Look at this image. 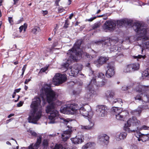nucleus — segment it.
I'll return each instance as SVG.
<instances>
[{
    "label": "nucleus",
    "instance_id": "1",
    "mask_svg": "<svg viewBox=\"0 0 149 149\" xmlns=\"http://www.w3.org/2000/svg\"><path fill=\"white\" fill-rule=\"evenodd\" d=\"M41 100L39 97H35L31 105L32 108L28 118L30 123L36 124L42 115V108L40 105Z\"/></svg>",
    "mask_w": 149,
    "mask_h": 149
},
{
    "label": "nucleus",
    "instance_id": "2",
    "mask_svg": "<svg viewBox=\"0 0 149 149\" xmlns=\"http://www.w3.org/2000/svg\"><path fill=\"white\" fill-rule=\"evenodd\" d=\"M79 108L77 104H72L68 106L65 105L63 107H62L60 109V111L63 113L67 111L71 114L78 115L80 114L89 118H91L93 115L92 111H87L83 107H81L79 109Z\"/></svg>",
    "mask_w": 149,
    "mask_h": 149
},
{
    "label": "nucleus",
    "instance_id": "3",
    "mask_svg": "<svg viewBox=\"0 0 149 149\" xmlns=\"http://www.w3.org/2000/svg\"><path fill=\"white\" fill-rule=\"evenodd\" d=\"M82 41L81 40H78L74 45L72 49L69 50L67 53V55L69 57L67 62L64 63L62 65V69L64 68V71H66L67 70H69L68 68L69 65L72 61H76L77 59L76 56L80 55L81 52L78 51L79 49L80 46L81 44Z\"/></svg>",
    "mask_w": 149,
    "mask_h": 149
},
{
    "label": "nucleus",
    "instance_id": "4",
    "mask_svg": "<svg viewBox=\"0 0 149 149\" xmlns=\"http://www.w3.org/2000/svg\"><path fill=\"white\" fill-rule=\"evenodd\" d=\"M56 105L54 103L49 104L46 108V111L48 113H50L49 118V123H54L60 121L65 124H67L70 121H71L70 118L66 119L63 118H58V112L55 109Z\"/></svg>",
    "mask_w": 149,
    "mask_h": 149
},
{
    "label": "nucleus",
    "instance_id": "5",
    "mask_svg": "<svg viewBox=\"0 0 149 149\" xmlns=\"http://www.w3.org/2000/svg\"><path fill=\"white\" fill-rule=\"evenodd\" d=\"M133 28L137 33V40L140 39V37H142L140 39L141 40H142V44L146 48H148L149 47V42L148 41L144 43L143 42L146 40H147L148 39V37L146 36L148 30L146 26H144L143 24L137 23L134 25Z\"/></svg>",
    "mask_w": 149,
    "mask_h": 149
},
{
    "label": "nucleus",
    "instance_id": "6",
    "mask_svg": "<svg viewBox=\"0 0 149 149\" xmlns=\"http://www.w3.org/2000/svg\"><path fill=\"white\" fill-rule=\"evenodd\" d=\"M132 23V21L130 20L127 19H124L120 20L115 21H107L104 24L103 26V29L104 30L112 31L115 28L116 24L118 28L121 27L123 25H130Z\"/></svg>",
    "mask_w": 149,
    "mask_h": 149
},
{
    "label": "nucleus",
    "instance_id": "7",
    "mask_svg": "<svg viewBox=\"0 0 149 149\" xmlns=\"http://www.w3.org/2000/svg\"><path fill=\"white\" fill-rule=\"evenodd\" d=\"M51 85L45 84L42 88L40 96L42 98L44 104H45V98L49 103L56 100V97L55 93L51 88Z\"/></svg>",
    "mask_w": 149,
    "mask_h": 149
},
{
    "label": "nucleus",
    "instance_id": "8",
    "mask_svg": "<svg viewBox=\"0 0 149 149\" xmlns=\"http://www.w3.org/2000/svg\"><path fill=\"white\" fill-rule=\"evenodd\" d=\"M89 75L93 74L95 77H93L91 80L89 85H91V87L93 88V85L97 87H100L103 86L107 82V80L103 79L104 77V74L102 73L95 72L91 70Z\"/></svg>",
    "mask_w": 149,
    "mask_h": 149
},
{
    "label": "nucleus",
    "instance_id": "9",
    "mask_svg": "<svg viewBox=\"0 0 149 149\" xmlns=\"http://www.w3.org/2000/svg\"><path fill=\"white\" fill-rule=\"evenodd\" d=\"M140 125V121L137 120L135 117L133 116L127 120V124H125L124 129L129 132H134L138 130V126Z\"/></svg>",
    "mask_w": 149,
    "mask_h": 149
},
{
    "label": "nucleus",
    "instance_id": "10",
    "mask_svg": "<svg viewBox=\"0 0 149 149\" xmlns=\"http://www.w3.org/2000/svg\"><path fill=\"white\" fill-rule=\"evenodd\" d=\"M118 41L113 39L109 38L104 40H101L95 42V43L102 44L105 49H109L110 52H116L118 49V47L115 44L117 43Z\"/></svg>",
    "mask_w": 149,
    "mask_h": 149
},
{
    "label": "nucleus",
    "instance_id": "11",
    "mask_svg": "<svg viewBox=\"0 0 149 149\" xmlns=\"http://www.w3.org/2000/svg\"><path fill=\"white\" fill-rule=\"evenodd\" d=\"M67 77L65 74L60 73L56 74L53 79V84L55 85H58L66 80Z\"/></svg>",
    "mask_w": 149,
    "mask_h": 149
},
{
    "label": "nucleus",
    "instance_id": "12",
    "mask_svg": "<svg viewBox=\"0 0 149 149\" xmlns=\"http://www.w3.org/2000/svg\"><path fill=\"white\" fill-rule=\"evenodd\" d=\"M82 69V65L81 64H76L74 65L69 70H70V73L69 74L71 76L76 77L77 75L79 72L81 71Z\"/></svg>",
    "mask_w": 149,
    "mask_h": 149
},
{
    "label": "nucleus",
    "instance_id": "13",
    "mask_svg": "<svg viewBox=\"0 0 149 149\" xmlns=\"http://www.w3.org/2000/svg\"><path fill=\"white\" fill-rule=\"evenodd\" d=\"M112 113H114L116 116V118L119 120H124L125 115H124V112L122 111L120 108L115 107L112 110Z\"/></svg>",
    "mask_w": 149,
    "mask_h": 149
},
{
    "label": "nucleus",
    "instance_id": "14",
    "mask_svg": "<svg viewBox=\"0 0 149 149\" xmlns=\"http://www.w3.org/2000/svg\"><path fill=\"white\" fill-rule=\"evenodd\" d=\"M106 69V76L108 78L113 76L115 74V69L113 64L112 63H110L107 64Z\"/></svg>",
    "mask_w": 149,
    "mask_h": 149
},
{
    "label": "nucleus",
    "instance_id": "15",
    "mask_svg": "<svg viewBox=\"0 0 149 149\" xmlns=\"http://www.w3.org/2000/svg\"><path fill=\"white\" fill-rule=\"evenodd\" d=\"M84 139L82 133L80 132L78 133L75 138H72L71 140L73 143L76 144L81 143Z\"/></svg>",
    "mask_w": 149,
    "mask_h": 149
},
{
    "label": "nucleus",
    "instance_id": "16",
    "mask_svg": "<svg viewBox=\"0 0 149 149\" xmlns=\"http://www.w3.org/2000/svg\"><path fill=\"white\" fill-rule=\"evenodd\" d=\"M107 109V108L105 106H98L96 110L97 114L100 117L104 116L106 114Z\"/></svg>",
    "mask_w": 149,
    "mask_h": 149
},
{
    "label": "nucleus",
    "instance_id": "17",
    "mask_svg": "<svg viewBox=\"0 0 149 149\" xmlns=\"http://www.w3.org/2000/svg\"><path fill=\"white\" fill-rule=\"evenodd\" d=\"M148 108V106L146 105H141L138 107L137 109L132 111L131 113L132 115L139 116L142 110Z\"/></svg>",
    "mask_w": 149,
    "mask_h": 149
},
{
    "label": "nucleus",
    "instance_id": "18",
    "mask_svg": "<svg viewBox=\"0 0 149 149\" xmlns=\"http://www.w3.org/2000/svg\"><path fill=\"white\" fill-rule=\"evenodd\" d=\"M99 140L102 142L103 143L107 145L109 142V136L105 134H102L98 136V137Z\"/></svg>",
    "mask_w": 149,
    "mask_h": 149
},
{
    "label": "nucleus",
    "instance_id": "19",
    "mask_svg": "<svg viewBox=\"0 0 149 149\" xmlns=\"http://www.w3.org/2000/svg\"><path fill=\"white\" fill-rule=\"evenodd\" d=\"M87 89L88 90V91L85 94V97L88 99L90 98L92 94L94 93V88L91 86V85L88 84L87 86Z\"/></svg>",
    "mask_w": 149,
    "mask_h": 149
},
{
    "label": "nucleus",
    "instance_id": "20",
    "mask_svg": "<svg viewBox=\"0 0 149 149\" xmlns=\"http://www.w3.org/2000/svg\"><path fill=\"white\" fill-rule=\"evenodd\" d=\"M72 132L71 129L64 132L61 134V137L63 140L66 141L70 136V134Z\"/></svg>",
    "mask_w": 149,
    "mask_h": 149
},
{
    "label": "nucleus",
    "instance_id": "21",
    "mask_svg": "<svg viewBox=\"0 0 149 149\" xmlns=\"http://www.w3.org/2000/svg\"><path fill=\"white\" fill-rule=\"evenodd\" d=\"M105 95L108 101L110 102L114 99L115 93L112 91H107L105 93Z\"/></svg>",
    "mask_w": 149,
    "mask_h": 149
},
{
    "label": "nucleus",
    "instance_id": "22",
    "mask_svg": "<svg viewBox=\"0 0 149 149\" xmlns=\"http://www.w3.org/2000/svg\"><path fill=\"white\" fill-rule=\"evenodd\" d=\"M42 137L41 136H39L37 139V141L36 143H35L33 146V144L30 146H29V149H38L39 146V145L41 143Z\"/></svg>",
    "mask_w": 149,
    "mask_h": 149
},
{
    "label": "nucleus",
    "instance_id": "23",
    "mask_svg": "<svg viewBox=\"0 0 149 149\" xmlns=\"http://www.w3.org/2000/svg\"><path fill=\"white\" fill-rule=\"evenodd\" d=\"M136 100H139L142 103H147L149 102L148 97L146 95L144 96L141 99V97L140 95H137L135 97Z\"/></svg>",
    "mask_w": 149,
    "mask_h": 149
},
{
    "label": "nucleus",
    "instance_id": "24",
    "mask_svg": "<svg viewBox=\"0 0 149 149\" xmlns=\"http://www.w3.org/2000/svg\"><path fill=\"white\" fill-rule=\"evenodd\" d=\"M94 125V123L93 122H90V125H81V128L82 129L87 130H92Z\"/></svg>",
    "mask_w": 149,
    "mask_h": 149
},
{
    "label": "nucleus",
    "instance_id": "25",
    "mask_svg": "<svg viewBox=\"0 0 149 149\" xmlns=\"http://www.w3.org/2000/svg\"><path fill=\"white\" fill-rule=\"evenodd\" d=\"M130 65L132 72L138 70L139 68V65L137 63L131 64Z\"/></svg>",
    "mask_w": 149,
    "mask_h": 149
},
{
    "label": "nucleus",
    "instance_id": "26",
    "mask_svg": "<svg viewBox=\"0 0 149 149\" xmlns=\"http://www.w3.org/2000/svg\"><path fill=\"white\" fill-rule=\"evenodd\" d=\"M147 87L146 86L139 85L136 88L135 90L137 92H142L143 91H146Z\"/></svg>",
    "mask_w": 149,
    "mask_h": 149
},
{
    "label": "nucleus",
    "instance_id": "27",
    "mask_svg": "<svg viewBox=\"0 0 149 149\" xmlns=\"http://www.w3.org/2000/svg\"><path fill=\"white\" fill-rule=\"evenodd\" d=\"M108 60V58H107L100 57L97 60V62L99 64H100V65H102L105 63Z\"/></svg>",
    "mask_w": 149,
    "mask_h": 149
},
{
    "label": "nucleus",
    "instance_id": "28",
    "mask_svg": "<svg viewBox=\"0 0 149 149\" xmlns=\"http://www.w3.org/2000/svg\"><path fill=\"white\" fill-rule=\"evenodd\" d=\"M139 136L141 138V141H145L149 139V134H143L140 133Z\"/></svg>",
    "mask_w": 149,
    "mask_h": 149
},
{
    "label": "nucleus",
    "instance_id": "29",
    "mask_svg": "<svg viewBox=\"0 0 149 149\" xmlns=\"http://www.w3.org/2000/svg\"><path fill=\"white\" fill-rule=\"evenodd\" d=\"M123 71L126 73L132 72H131V69L130 64L127 65L124 68Z\"/></svg>",
    "mask_w": 149,
    "mask_h": 149
},
{
    "label": "nucleus",
    "instance_id": "30",
    "mask_svg": "<svg viewBox=\"0 0 149 149\" xmlns=\"http://www.w3.org/2000/svg\"><path fill=\"white\" fill-rule=\"evenodd\" d=\"M27 27V24H24L23 25H22L20 26L19 28V31L21 33L22 30L23 29L24 32L26 31V30Z\"/></svg>",
    "mask_w": 149,
    "mask_h": 149
},
{
    "label": "nucleus",
    "instance_id": "31",
    "mask_svg": "<svg viewBox=\"0 0 149 149\" xmlns=\"http://www.w3.org/2000/svg\"><path fill=\"white\" fill-rule=\"evenodd\" d=\"M127 134L125 132H122L119 135V138L120 139H123L126 137Z\"/></svg>",
    "mask_w": 149,
    "mask_h": 149
},
{
    "label": "nucleus",
    "instance_id": "32",
    "mask_svg": "<svg viewBox=\"0 0 149 149\" xmlns=\"http://www.w3.org/2000/svg\"><path fill=\"white\" fill-rule=\"evenodd\" d=\"M121 103H122V100L120 98H116L114 99L112 102V104H114L117 103L118 104L120 103L121 104Z\"/></svg>",
    "mask_w": 149,
    "mask_h": 149
},
{
    "label": "nucleus",
    "instance_id": "33",
    "mask_svg": "<svg viewBox=\"0 0 149 149\" xmlns=\"http://www.w3.org/2000/svg\"><path fill=\"white\" fill-rule=\"evenodd\" d=\"M142 75L145 77L149 76V69L147 68L143 72Z\"/></svg>",
    "mask_w": 149,
    "mask_h": 149
},
{
    "label": "nucleus",
    "instance_id": "34",
    "mask_svg": "<svg viewBox=\"0 0 149 149\" xmlns=\"http://www.w3.org/2000/svg\"><path fill=\"white\" fill-rule=\"evenodd\" d=\"M40 31V29L39 27H35L32 30V32L33 33H36Z\"/></svg>",
    "mask_w": 149,
    "mask_h": 149
},
{
    "label": "nucleus",
    "instance_id": "35",
    "mask_svg": "<svg viewBox=\"0 0 149 149\" xmlns=\"http://www.w3.org/2000/svg\"><path fill=\"white\" fill-rule=\"evenodd\" d=\"M92 144L91 143H88L84 146L82 147V149H87L88 148L91 147Z\"/></svg>",
    "mask_w": 149,
    "mask_h": 149
},
{
    "label": "nucleus",
    "instance_id": "36",
    "mask_svg": "<svg viewBox=\"0 0 149 149\" xmlns=\"http://www.w3.org/2000/svg\"><path fill=\"white\" fill-rule=\"evenodd\" d=\"M81 91V89L79 88V89H76L73 91V93L74 95H77L80 94Z\"/></svg>",
    "mask_w": 149,
    "mask_h": 149
},
{
    "label": "nucleus",
    "instance_id": "37",
    "mask_svg": "<svg viewBox=\"0 0 149 149\" xmlns=\"http://www.w3.org/2000/svg\"><path fill=\"white\" fill-rule=\"evenodd\" d=\"M52 149H63V148L62 145L61 144H56Z\"/></svg>",
    "mask_w": 149,
    "mask_h": 149
},
{
    "label": "nucleus",
    "instance_id": "38",
    "mask_svg": "<svg viewBox=\"0 0 149 149\" xmlns=\"http://www.w3.org/2000/svg\"><path fill=\"white\" fill-rule=\"evenodd\" d=\"M42 145L44 146V147H47L48 145L47 140L45 139L43 140L42 141Z\"/></svg>",
    "mask_w": 149,
    "mask_h": 149
},
{
    "label": "nucleus",
    "instance_id": "39",
    "mask_svg": "<svg viewBox=\"0 0 149 149\" xmlns=\"http://www.w3.org/2000/svg\"><path fill=\"white\" fill-rule=\"evenodd\" d=\"M28 132H29V134L31 135L36 136V133L34 131H33L32 130H28Z\"/></svg>",
    "mask_w": 149,
    "mask_h": 149
},
{
    "label": "nucleus",
    "instance_id": "40",
    "mask_svg": "<svg viewBox=\"0 0 149 149\" xmlns=\"http://www.w3.org/2000/svg\"><path fill=\"white\" fill-rule=\"evenodd\" d=\"M100 24L99 23H95L93 26L92 28L93 29H95L99 28L100 26Z\"/></svg>",
    "mask_w": 149,
    "mask_h": 149
},
{
    "label": "nucleus",
    "instance_id": "41",
    "mask_svg": "<svg viewBox=\"0 0 149 149\" xmlns=\"http://www.w3.org/2000/svg\"><path fill=\"white\" fill-rule=\"evenodd\" d=\"M146 57L145 55L142 56L141 55H139L137 56H134V58H143V59H144Z\"/></svg>",
    "mask_w": 149,
    "mask_h": 149
},
{
    "label": "nucleus",
    "instance_id": "42",
    "mask_svg": "<svg viewBox=\"0 0 149 149\" xmlns=\"http://www.w3.org/2000/svg\"><path fill=\"white\" fill-rule=\"evenodd\" d=\"M63 149H70L71 147H69V145H68L67 143H65L63 146H62Z\"/></svg>",
    "mask_w": 149,
    "mask_h": 149
},
{
    "label": "nucleus",
    "instance_id": "43",
    "mask_svg": "<svg viewBox=\"0 0 149 149\" xmlns=\"http://www.w3.org/2000/svg\"><path fill=\"white\" fill-rule=\"evenodd\" d=\"M8 19L11 25H13V17H9L8 18Z\"/></svg>",
    "mask_w": 149,
    "mask_h": 149
},
{
    "label": "nucleus",
    "instance_id": "44",
    "mask_svg": "<svg viewBox=\"0 0 149 149\" xmlns=\"http://www.w3.org/2000/svg\"><path fill=\"white\" fill-rule=\"evenodd\" d=\"M141 129L149 130V127L144 125L141 127Z\"/></svg>",
    "mask_w": 149,
    "mask_h": 149
},
{
    "label": "nucleus",
    "instance_id": "45",
    "mask_svg": "<svg viewBox=\"0 0 149 149\" xmlns=\"http://www.w3.org/2000/svg\"><path fill=\"white\" fill-rule=\"evenodd\" d=\"M68 21H69L68 19L66 20L65 24L64 26V27L67 28L68 27Z\"/></svg>",
    "mask_w": 149,
    "mask_h": 149
},
{
    "label": "nucleus",
    "instance_id": "46",
    "mask_svg": "<svg viewBox=\"0 0 149 149\" xmlns=\"http://www.w3.org/2000/svg\"><path fill=\"white\" fill-rule=\"evenodd\" d=\"M47 69H48V67H45L44 68H42L41 69L40 71L41 72H44L46 70H47Z\"/></svg>",
    "mask_w": 149,
    "mask_h": 149
},
{
    "label": "nucleus",
    "instance_id": "47",
    "mask_svg": "<svg viewBox=\"0 0 149 149\" xmlns=\"http://www.w3.org/2000/svg\"><path fill=\"white\" fill-rule=\"evenodd\" d=\"M131 149H138V147L135 145H132L131 146Z\"/></svg>",
    "mask_w": 149,
    "mask_h": 149
},
{
    "label": "nucleus",
    "instance_id": "48",
    "mask_svg": "<svg viewBox=\"0 0 149 149\" xmlns=\"http://www.w3.org/2000/svg\"><path fill=\"white\" fill-rule=\"evenodd\" d=\"M96 17H93L89 19H86V21H88L89 22H91L93 21V20L95 19L96 18Z\"/></svg>",
    "mask_w": 149,
    "mask_h": 149
},
{
    "label": "nucleus",
    "instance_id": "49",
    "mask_svg": "<svg viewBox=\"0 0 149 149\" xmlns=\"http://www.w3.org/2000/svg\"><path fill=\"white\" fill-rule=\"evenodd\" d=\"M23 104V102L20 101L19 103L17 104V106L18 107H20L22 106Z\"/></svg>",
    "mask_w": 149,
    "mask_h": 149
},
{
    "label": "nucleus",
    "instance_id": "50",
    "mask_svg": "<svg viewBox=\"0 0 149 149\" xmlns=\"http://www.w3.org/2000/svg\"><path fill=\"white\" fill-rule=\"evenodd\" d=\"M122 89L123 91H126L128 90V87L126 86H124L122 87Z\"/></svg>",
    "mask_w": 149,
    "mask_h": 149
},
{
    "label": "nucleus",
    "instance_id": "51",
    "mask_svg": "<svg viewBox=\"0 0 149 149\" xmlns=\"http://www.w3.org/2000/svg\"><path fill=\"white\" fill-rule=\"evenodd\" d=\"M42 13L43 15H47L48 13V12L47 10L45 11H42Z\"/></svg>",
    "mask_w": 149,
    "mask_h": 149
},
{
    "label": "nucleus",
    "instance_id": "52",
    "mask_svg": "<svg viewBox=\"0 0 149 149\" xmlns=\"http://www.w3.org/2000/svg\"><path fill=\"white\" fill-rule=\"evenodd\" d=\"M85 56L87 57L88 58H92V56H91L89 54L87 53H86L85 54Z\"/></svg>",
    "mask_w": 149,
    "mask_h": 149
},
{
    "label": "nucleus",
    "instance_id": "53",
    "mask_svg": "<svg viewBox=\"0 0 149 149\" xmlns=\"http://www.w3.org/2000/svg\"><path fill=\"white\" fill-rule=\"evenodd\" d=\"M31 78H29L28 79H26L24 82L25 84H28V82L31 81Z\"/></svg>",
    "mask_w": 149,
    "mask_h": 149
},
{
    "label": "nucleus",
    "instance_id": "54",
    "mask_svg": "<svg viewBox=\"0 0 149 149\" xmlns=\"http://www.w3.org/2000/svg\"><path fill=\"white\" fill-rule=\"evenodd\" d=\"M138 4L140 6H142V5H144L145 4H145L144 3L141 2V1H138Z\"/></svg>",
    "mask_w": 149,
    "mask_h": 149
},
{
    "label": "nucleus",
    "instance_id": "55",
    "mask_svg": "<svg viewBox=\"0 0 149 149\" xmlns=\"http://www.w3.org/2000/svg\"><path fill=\"white\" fill-rule=\"evenodd\" d=\"M20 90H21V88H19V89H16L15 90L14 92L15 93H18V92H19L20 91Z\"/></svg>",
    "mask_w": 149,
    "mask_h": 149
},
{
    "label": "nucleus",
    "instance_id": "56",
    "mask_svg": "<svg viewBox=\"0 0 149 149\" xmlns=\"http://www.w3.org/2000/svg\"><path fill=\"white\" fill-rule=\"evenodd\" d=\"M60 0H56L55 2V4L56 6L58 5V2H59Z\"/></svg>",
    "mask_w": 149,
    "mask_h": 149
},
{
    "label": "nucleus",
    "instance_id": "57",
    "mask_svg": "<svg viewBox=\"0 0 149 149\" xmlns=\"http://www.w3.org/2000/svg\"><path fill=\"white\" fill-rule=\"evenodd\" d=\"M14 114H13V113L10 114L8 116V118H10L11 117L14 116Z\"/></svg>",
    "mask_w": 149,
    "mask_h": 149
},
{
    "label": "nucleus",
    "instance_id": "58",
    "mask_svg": "<svg viewBox=\"0 0 149 149\" xmlns=\"http://www.w3.org/2000/svg\"><path fill=\"white\" fill-rule=\"evenodd\" d=\"M73 16V13H72L70 14V15L69 17V18L70 19H71L72 18V17Z\"/></svg>",
    "mask_w": 149,
    "mask_h": 149
},
{
    "label": "nucleus",
    "instance_id": "59",
    "mask_svg": "<svg viewBox=\"0 0 149 149\" xmlns=\"http://www.w3.org/2000/svg\"><path fill=\"white\" fill-rule=\"evenodd\" d=\"M14 2V4H16L17 3L19 0H13Z\"/></svg>",
    "mask_w": 149,
    "mask_h": 149
},
{
    "label": "nucleus",
    "instance_id": "60",
    "mask_svg": "<svg viewBox=\"0 0 149 149\" xmlns=\"http://www.w3.org/2000/svg\"><path fill=\"white\" fill-rule=\"evenodd\" d=\"M15 95H16V93L14 92L13 93V94L12 95V97L13 98H14L15 97Z\"/></svg>",
    "mask_w": 149,
    "mask_h": 149
},
{
    "label": "nucleus",
    "instance_id": "61",
    "mask_svg": "<svg viewBox=\"0 0 149 149\" xmlns=\"http://www.w3.org/2000/svg\"><path fill=\"white\" fill-rule=\"evenodd\" d=\"M70 149H77L76 147H71Z\"/></svg>",
    "mask_w": 149,
    "mask_h": 149
},
{
    "label": "nucleus",
    "instance_id": "62",
    "mask_svg": "<svg viewBox=\"0 0 149 149\" xmlns=\"http://www.w3.org/2000/svg\"><path fill=\"white\" fill-rule=\"evenodd\" d=\"M20 97V96H19V95H18V98L17 99V100H15V102H17L18 100H19V98Z\"/></svg>",
    "mask_w": 149,
    "mask_h": 149
},
{
    "label": "nucleus",
    "instance_id": "63",
    "mask_svg": "<svg viewBox=\"0 0 149 149\" xmlns=\"http://www.w3.org/2000/svg\"><path fill=\"white\" fill-rule=\"evenodd\" d=\"M18 63V61H16L14 62L13 63L15 65H16Z\"/></svg>",
    "mask_w": 149,
    "mask_h": 149
},
{
    "label": "nucleus",
    "instance_id": "64",
    "mask_svg": "<svg viewBox=\"0 0 149 149\" xmlns=\"http://www.w3.org/2000/svg\"><path fill=\"white\" fill-rule=\"evenodd\" d=\"M6 144L8 145H11V143L10 142H9V141H7L6 142Z\"/></svg>",
    "mask_w": 149,
    "mask_h": 149
}]
</instances>
